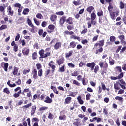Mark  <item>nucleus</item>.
Listing matches in <instances>:
<instances>
[{"mask_svg":"<svg viewBox=\"0 0 126 126\" xmlns=\"http://www.w3.org/2000/svg\"><path fill=\"white\" fill-rule=\"evenodd\" d=\"M22 53L25 57H26L28 56L29 54V49H28L27 48L25 47L24 48L23 50L22 51Z\"/></svg>","mask_w":126,"mask_h":126,"instance_id":"2eb2a0df","label":"nucleus"},{"mask_svg":"<svg viewBox=\"0 0 126 126\" xmlns=\"http://www.w3.org/2000/svg\"><path fill=\"white\" fill-rule=\"evenodd\" d=\"M64 57L63 56H61L59 57V59L56 61V63L58 65H61V64H63L64 63Z\"/></svg>","mask_w":126,"mask_h":126,"instance_id":"39448f33","label":"nucleus"},{"mask_svg":"<svg viewBox=\"0 0 126 126\" xmlns=\"http://www.w3.org/2000/svg\"><path fill=\"white\" fill-rule=\"evenodd\" d=\"M3 91L4 93H6V94H10V91H9V89H8V88H5L3 89Z\"/></svg>","mask_w":126,"mask_h":126,"instance_id":"37998d69","label":"nucleus"},{"mask_svg":"<svg viewBox=\"0 0 126 126\" xmlns=\"http://www.w3.org/2000/svg\"><path fill=\"white\" fill-rule=\"evenodd\" d=\"M32 74H33V77L34 79H37V78H38L37 69H36V68L33 69V70L32 71Z\"/></svg>","mask_w":126,"mask_h":126,"instance_id":"6ab92c4d","label":"nucleus"},{"mask_svg":"<svg viewBox=\"0 0 126 126\" xmlns=\"http://www.w3.org/2000/svg\"><path fill=\"white\" fill-rule=\"evenodd\" d=\"M7 85L10 87H15L16 86V84L15 83H14L13 84H10V80H8L7 82Z\"/></svg>","mask_w":126,"mask_h":126,"instance_id":"de8ad7c7","label":"nucleus"},{"mask_svg":"<svg viewBox=\"0 0 126 126\" xmlns=\"http://www.w3.org/2000/svg\"><path fill=\"white\" fill-rule=\"evenodd\" d=\"M18 70H19V68L16 67H14V70L12 72L13 75H17V73H18Z\"/></svg>","mask_w":126,"mask_h":126,"instance_id":"bb28decb","label":"nucleus"},{"mask_svg":"<svg viewBox=\"0 0 126 126\" xmlns=\"http://www.w3.org/2000/svg\"><path fill=\"white\" fill-rule=\"evenodd\" d=\"M78 74H79V73H78V71H75L73 73H71V76H78Z\"/></svg>","mask_w":126,"mask_h":126,"instance_id":"680f3d73","label":"nucleus"},{"mask_svg":"<svg viewBox=\"0 0 126 126\" xmlns=\"http://www.w3.org/2000/svg\"><path fill=\"white\" fill-rule=\"evenodd\" d=\"M27 22L28 25L30 27H31L32 26H33L34 25L33 24H32V21L29 18L27 19Z\"/></svg>","mask_w":126,"mask_h":126,"instance_id":"79ce46f5","label":"nucleus"},{"mask_svg":"<svg viewBox=\"0 0 126 126\" xmlns=\"http://www.w3.org/2000/svg\"><path fill=\"white\" fill-rule=\"evenodd\" d=\"M54 117V114H52L51 112H49L48 116V119H49V120H53Z\"/></svg>","mask_w":126,"mask_h":126,"instance_id":"a18cd8bd","label":"nucleus"},{"mask_svg":"<svg viewBox=\"0 0 126 126\" xmlns=\"http://www.w3.org/2000/svg\"><path fill=\"white\" fill-rule=\"evenodd\" d=\"M105 1L107 2V3H109L108 10L109 12L111 18L113 20L116 19L115 14H116V16H118V15H119V12L116 13L113 12V9L114 8V6H113V4H114V1H113V0H105Z\"/></svg>","mask_w":126,"mask_h":126,"instance_id":"f257e3e1","label":"nucleus"},{"mask_svg":"<svg viewBox=\"0 0 126 126\" xmlns=\"http://www.w3.org/2000/svg\"><path fill=\"white\" fill-rule=\"evenodd\" d=\"M47 32L45 31L44 32V30L40 29L38 31V35L40 36H42L43 38H45L47 36Z\"/></svg>","mask_w":126,"mask_h":126,"instance_id":"6e6552de","label":"nucleus"},{"mask_svg":"<svg viewBox=\"0 0 126 126\" xmlns=\"http://www.w3.org/2000/svg\"><path fill=\"white\" fill-rule=\"evenodd\" d=\"M87 11L90 13H91L92 12L93 10H94V7L92 6H90L86 9Z\"/></svg>","mask_w":126,"mask_h":126,"instance_id":"a878e982","label":"nucleus"},{"mask_svg":"<svg viewBox=\"0 0 126 126\" xmlns=\"http://www.w3.org/2000/svg\"><path fill=\"white\" fill-rule=\"evenodd\" d=\"M109 40H110V42L114 43V42H115V41H116V37H115L114 36H110Z\"/></svg>","mask_w":126,"mask_h":126,"instance_id":"13d9d810","label":"nucleus"},{"mask_svg":"<svg viewBox=\"0 0 126 126\" xmlns=\"http://www.w3.org/2000/svg\"><path fill=\"white\" fill-rule=\"evenodd\" d=\"M36 111H37V106L36 105H33L32 107V110L31 111V116H33L35 115V113H36Z\"/></svg>","mask_w":126,"mask_h":126,"instance_id":"f3484780","label":"nucleus"},{"mask_svg":"<svg viewBox=\"0 0 126 126\" xmlns=\"http://www.w3.org/2000/svg\"><path fill=\"white\" fill-rule=\"evenodd\" d=\"M20 94H21V92L19 91L17 93H14L13 96L14 98H18L20 96Z\"/></svg>","mask_w":126,"mask_h":126,"instance_id":"7c9ffc66","label":"nucleus"},{"mask_svg":"<svg viewBox=\"0 0 126 126\" xmlns=\"http://www.w3.org/2000/svg\"><path fill=\"white\" fill-rule=\"evenodd\" d=\"M78 102L79 103L80 105H83L84 101L82 100L81 99V96H78L77 98Z\"/></svg>","mask_w":126,"mask_h":126,"instance_id":"473e14b6","label":"nucleus"},{"mask_svg":"<svg viewBox=\"0 0 126 126\" xmlns=\"http://www.w3.org/2000/svg\"><path fill=\"white\" fill-rule=\"evenodd\" d=\"M7 28V25H2L1 27H0V30H3V29H6Z\"/></svg>","mask_w":126,"mask_h":126,"instance_id":"338daca9","label":"nucleus"},{"mask_svg":"<svg viewBox=\"0 0 126 126\" xmlns=\"http://www.w3.org/2000/svg\"><path fill=\"white\" fill-rule=\"evenodd\" d=\"M32 103L30 102L28 104H27V105H24L23 107H22V108L23 109H29V108L30 107H31L32 106Z\"/></svg>","mask_w":126,"mask_h":126,"instance_id":"f704fd0d","label":"nucleus"},{"mask_svg":"<svg viewBox=\"0 0 126 126\" xmlns=\"http://www.w3.org/2000/svg\"><path fill=\"white\" fill-rule=\"evenodd\" d=\"M106 21H108V19H107V17L105 16H103L102 17H99L98 19V22L100 23V24H103L105 25L106 24Z\"/></svg>","mask_w":126,"mask_h":126,"instance_id":"0eeeda50","label":"nucleus"},{"mask_svg":"<svg viewBox=\"0 0 126 126\" xmlns=\"http://www.w3.org/2000/svg\"><path fill=\"white\" fill-rule=\"evenodd\" d=\"M70 39H74V40H78V41H80V37H77L73 34L70 36Z\"/></svg>","mask_w":126,"mask_h":126,"instance_id":"58836bf2","label":"nucleus"},{"mask_svg":"<svg viewBox=\"0 0 126 126\" xmlns=\"http://www.w3.org/2000/svg\"><path fill=\"white\" fill-rule=\"evenodd\" d=\"M73 4L74 5H76V6H77V5H80V4H81V3H80V0H78L77 1H74L73 2Z\"/></svg>","mask_w":126,"mask_h":126,"instance_id":"6e6d98bb","label":"nucleus"},{"mask_svg":"<svg viewBox=\"0 0 126 126\" xmlns=\"http://www.w3.org/2000/svg\"><path fill=\"white\" fill-rule=\"evenodd\" d=\"M84 29L81 32V34H86L87 33V28L85 27V26H83Z\"/></svg>","mask_w":126,"mask_h":126,"instance_id":"a19ab883","label":"nucleus"},{"mask_svg":"<svg viewBox=\"0 0 126 126\" xmlns=\"http://www.w3.org/2000/svg\"><path fill=\"white\" fill-rule=\"evenodd\" d=\"M62 48V42H57L54 45V48L55 50H60Z\"/></svg>","mask_w":126,"mask_h":126,"instance_id":"ddd939ff","label":"nucleus"},{"mask_svg":"<svg viewBox=\"0 0 126 126\" xmlns=\"http://www.w3.org/2000/svg\"><path fill=\"white\" fill-rule=\"evenodd\" d=\"M119 7H120V9H124V8H125V4H124L123 1H121L120 2Z\"/></svg>","mask_w":126,"mask_h":126,"instance_id":"5fc2aeb1","label":"nucleus"},{"mask_svg":"<svg viewBox=\"0 0 126 126\" xmlns=\"http://www.w3.org/2000/svg\"><path fill=\"white\" fill-rule=\"evenodd\" d=\"M100 70V67H99V65H96L94 67V73H95V74H97L98 73V71Z\"/></svg>","mask_w":126,"mask_h":126,"instance_id":"393cba45","label":"nucleus"},{"mask_svg":"<svg viewBox=\"0 0 126 126\" xmlns=\"http://www.w3.org/2000/svg\"><path fill=\"white\" fill-rule=\"evenodd\" d=\"M36 66L38 70H40V69H41V68H42V65L40 63H37Z\"/></svg>","mask_w":126,"mask_h":126,"instance_id":"69168bd1","label":"nucleus"},{"mask_svg":"<svg viewBox=\"0 0 126 126\" xmlns=\"http://www.w3.org/2000/svg\"><path fill=\"white\" fill-rule=\"evenodd\" d=\"M117 77V79H122L123 77H124V72H121L120 74H119Z\"/></svg>","mask_w":126,"mask_h":126,"instance_id":"49530a36","label":"nucleus"},{"mask_svg":"<svg viewBox=\"0 0 126 126\" xmlns=\"http://www.w3.org/2000/svg\"><path fill=\"white\" fill-rule=\"evenodd\" d=\"M59 120H63V121H65L66 120V116L65 115H64L63 116H60L59 117Z\"/></svg>","mask_w":126,"mask_h":126,"instance_id":"3c124183","label":"nucleus"},{"mask_svg":"<svg viewBox=\"0 0 126 126\" xmlns=\"http://www.w3.org/2000/svg\"><path fill=\"white\" fill-rule=\"evenodd\" d=\"M52 102V99L50 98L49 96H46L45 97V100H44L45 103H47V104H51Z\"/></svg>","mask_w":126,"mask_h":126,"instance_id":"5701e85b","label":"nucleus"},{"mask_svg":"<svg viewBox=\"0 0 126 126\" xmlns=\"http://www.w3.org/2000/svg\"><path fill=\"white\" fill-rule=\"evenodd\" d=\"M27 126V123L26 122V121H23V125L22 124H19V126Z\"/></svg>","mask_w":126,"mask_h":126,"instance_id":"774afa93","label":"nucleus"},{"mask_svg":"<svg viewBox=\"0 0 126 126\" xmlns=\"http://www.w3.org/2000/svg\"><path fill=\"white\" fill-rule=\"evenodd\" d=\"M97 16L94 12H93L91 14V21L87 22L88 28H90L92 25H96L97 24V21H94L96 19Z\"/></svg>","mask_w":126,"mask_h":126,"instance_id":"20e7f679","label":"nucleus"},{"mask_svg":"<svg viewBox=\"0 0 126 126\" xmlns=\"http://www.w3.org/2000/svg\"><path fill=\"white\" fill-rule=\"evenodd\" d=\"M38 75L39 77H42V76L43 75V69H41L38 70Z\"/></svg>","mask_w":126,"mask_h":126,"instance_id":"864d4df0","label":"nucleus"},{"mask_svg":"<svg viewBox=\"0 0 126 126\" xmlns=\"http://www.w3.org/2000/svg\"><path fill=\"white\" fill-rule=\"evenodd\" d=\"M98 38H99V35H95L92 38V42H95L98 40Z\"/></svg>","mask_w":126,"mask_h":126,"instance_id":"4d7b16f0","label":"nucleus"},{"mask_svg":"<svg viewBox=\"0 0 126 126\" xmlns=\"http://www.w3.org/2000/svg\"><path fill=\"white\" fill-rule=\"evenodd\" d=\"M65 22H66V17L63 16L61 17L60 19L59 24L62 26V25H63V24H64Z\"/></svg>","mask_w":126,"mask_h":126,"instance_id":"9d476101","label":"nucleus"},{"mask_svg":"<svg viewBox=\"0 0 126 126\" xmlns=\"http://www.w3.org/2000/svg\"><path fill=\"white\" fill-rule=\"evenodd\" d=\"M30 91V89L29 88L24 89L22 92V94L23 95L24 94V93H28Z\"/></svg>","mask_w":126,"mask_h":126,"instance_id":"bf43d9fd","label":"nucleus"},{"mask_svg":"<svg viewBox=\"0 0 126 126\" xmlns=\"http://www.w3.org/2000/svg\"><path fill=\"white\" fill-rule=\"evenodd\" d=\"M115 72H118L119 73L122 72V66H116L115 68Z\"/></svg>","mask_w":126,"mask_h":126,"instance_id":"c85d7f7f","label":"nucleus"},{"mask_svg":"<svg viewBox=\"0 0 126 126\" xmlns=\"http://www.w3.org/2000/svg\"><path fill=\"white\" fill-rule=\"evenodd\" d=\"M65 69H66V68L65 67V64H64L59 68L58 71L59 72H64L65 71Z\"/></svg>","mask_w":126,"mask_h":126,"instance_id":"4be33fe9","label":"nucleus"},{"mask_svg":"<svg viewBox=\"0 0 126 126\" xmlns=\"http://www.w3.org/2000/svg\"><path fill=\"white\" fill-rule=\"evenodd\" d=\"M32 123H34L32 126H39V119L34 117L32 120Z\"/></svg>","mask_w":126,"mask_h":126,"instance_id":"4468645a","label":"nucleus"},{"mask_svg":"<svg viewBox=\"0 0 126 126\" xmlns=\"http://www.w3.org/2000/svg\"><path fill=\"white\" fill-rule=\"evenodd\" d=\"M8 66L9 64L7 63H5L4 62H2L1 63V66L3 67V68L4 69L6 72H7V71L8 70Z\"/></svg>","mask_w":126,"mask_h":126,"instance_id":"9b49d317","label":"nucleus"},{"mask_svg":"<svg viewBox=\"0 0 126 126\" xmlns=\"http://www.w3.org/2000/svg\"><path fill=\"white\" fill-rule=\"evenodd\" d=\"M57 15H51L50 19L52 22H55V21L57 20Z\"/></svg>","mask_w":126,"mask_h":126,"instance_id":"cd10ccee","label":"nucleus"},{"mask_svg":"<svg viewBox=\"0 0 126 126\" xmlns=\"http://www.w3.org/2000/svg\"><path fill=\"white\" fill-rule=\"evenodd\" d=\"M95 121H96L97 123H100L101 122V118L100 117H94L92 118V119H90V122L92 123L93 122H95Z\"/></svg>","mask_w":126,"mask_h":126,"instance_id":"a211bd4d","label":"nucleus"},{"mask_svg":"<svg viewBox=\"0 0 126 126\" xmlns=\"http://www.w3.org/2000/svg\"><path fill=\"white\" fill-rule=\"evenodd\" d=\"M104 43L105 40L102 39L99 41V42H96L94 44V47L95 49H96V50H95L96 55H100L101 53H103L104 49H103L102 47H104Z\"/></svg>","mask_w":126,"mask_h":126,"instance_id":"f03ea898","label":"nucleus"},{"mask_svg":"<svg viewBox=\"0 0 126 126\" xmlns=\"http://www.w3.org/2000/svg\"><path fill=\"white\" fill-rule=\"evenodd\" d=\"M77 94V93L72 92L69 94V96L74 97H75V96H76Z\"/></svg>","mask_w":126,"mask_h":126,"instance_id":"09e8293b","label":"nucleus"},{"mask_svg":"<svg viewBox=\"0 0 126 126\" xmlns=\"http://www.w3.org/2000/svg\"><path fill=\"white\" fill-rule=\"evenodd\" d=\"M79 120V119H75V121H77L76 122H74L73 123L74 126H80V122H78Z\"/></svg>","mask_w":126,"mask_h":126,"instance_id":"c03bdc74","label":"nucleus"},{"mask_svg":"<svg viewBox=\"0 0 126 126\" xmlns=\"http://www.w3.org/2000/svg\"><path fill=\"white\" fill-rule=\"evenodd\" d=\"M115 100H117V101H119V102H123L124 101L123 97H120V96L115 97Z\"/></svg>","mask_w":126,"mask_h":126,"instance_id":"603ef678","label":"nucleus"},{"mask_svg":"<svg viewBox=\"0 0 126 126\" xmlns=\"http://www.w3.org/2000/svg\"><path fill=\"white\" fill-rule=\"evenodd\" d=\"M86 66L87 67L90 68V70L92 71L93 70H94V68H95V66H96V63L94 62L88 63L86 64Z\"/></svg>","mask_w":126,"mask_h":126,"instance_id":"423d86ee","label":"nucleus"},{"mask_svg":"<svg viewBox=\"0 0 126 126\" xmlns=\"http://www.w3.org/2000/svg\"><path fill=\"white\" fill-rule=\"evenodd\" d=\"M97 16L99 17H101L104 16V12L102 10H100L98 12H97Z\"/></svg>","mask_w":126,"mask_h":126,"instance_id":"72a5a7b5","label":"nucleus"},{"mask_svg":"<svg viewBox=\"0 0 126 126\" xmlns=\"http://www.w3.org/2000/svg\"><path fill=\"white\" fill-rule=\"evenodd\" d=\"M120 84L121 83H119V82H116V83L114 85V89H115V92H118V90H120Z\"/></svg>","mask_w":126,"mask_h":126,"instance_id":"dca6fc26","label":"nucleus"},{"mask_svg":"<svg viewBox=\"0 0 126 126\" xmlns=\"http://www.w3.org/2000/svg\"><path fill=\"white\" fill-rule=\"evenodd\" d=\"M48 28L50 30H54L55 29V26L53 24H50L48 26Z\"/></svg>","mask_w":126,"mask_h":126,"instance_id":"052dcab7","label":"nucleus"},{"mask_svg":"<svg viewBox=\"0 0 126 126\" xmlns=\"http://www.w3.org/2000/svg\"><path fill=\"white\" fill-rule=\"evenodd\" d=\"M99 65L100 67V68H103L104 67V68H108V63L107 62L105 63V64L104 66V62H100L99 63Z\"/></svg>","mask_w":126,"mask_h":126,"instance_id":"aec40b11","label":"nucleus"},{"mask_svg":"<svg viewBox=\"0 0 126 126\" xmlns=\"http://www.w3.org/2000/svg\"><path fill=\"white\" fill-rule=\"evenodd\" d=\"M65 35H70V36H72V35H74V32L72 31H69L68 30H66L64 32Z\"/></svg>","mask_w":126,"mask_h":126,"instance_id":"c756f323","label":"nucleus"},{"mask_svg":"<svg viewBox=\"0 0 126 126\" xmlns=\"http://www.w3.org/2000/svg\"><path fill=\"white\" fill-rule=\"evenodd\" d=\"M7 10L8 12V15H10V16H13L14 11L12 10V8L11 7V6H8V7L7 8Z\"/></svg>","mask_w":126,"mask_h":126,"instance_id":"1a4fd4ad","label":"nucleus"},{"mask_svg":"<svg viewBox=\"0 0 126 126\" xmlns=\"http://www.w3.org/2000/svg\"><path fill=\"white\" fill-rule=\"evenodd\" d=\"M5 7L2 6H0V11H1V12H3V15H4L5 14Z\"/></svg>","mask_w":126,"mask_h":126,"instance_id":"ea45409f","label":"nucleus"},{"mask_svg":"<svg viewBox=\"0 0 126 126\" xmlns=\"http://www.w3.org/2000/svg\"><path fill=\"white\" fill-rule=\"evenodd\" d=\"M36 17L37 18H38V19H43L44 18V17L43 16V15L41 13H38L36 15Z\"/></svg>","mask_w":126,"mask_h":126,"instance_id":"8fccbe9b","label":"nucleus"},{"mask_svg":"<svg viewBox=\"0 0 126 126\" xmlns=\"http://www.w3.org/2000/svg\"><path fill=\"white\" fill-rule=\"evenodd\" d=\"M38 54L37 53V52H34L32 54V60H36Z\"/></svg>","mask_w":126,"mask_h":126,"instance_id":"e433bc0d","label":"nucleus"},{"mask_svg":"<svg viewBox=\"0 0 126 126\" xmlns=\"http://www.w3.org/2000/svg\"><path fill=\"white\" fill-rule=\"evenodd\" d=\"M72 98L71 97H67L65 99V103L67 104H70V102H71Z\"/></svg>","mask_w":126,"mask_h":126,"instance_id":"2f4dec72","label":"nucleus"},{"mask_svg":"<svg viewBox=\"0 0 126 126\" xmlns=\"http://www.w3.org/2000/svg\"><path fill=\"white\" fill-rule=\"evenodd\" d=\"M76 43L75 42V41H72L70 43V48H74L75 47H76Z\"/></svg>","mask_w":126,"mask_h":126,"instance_id":"c9c22d12","label":"nucleus"},{"mask_svg":"<svg viewBox=\"0 0 126 126\" xmlns=\"http://www.w3.org/2000/svg\"><path fill=\"white\" fill-rule=\"evenodd\" d=\"M66 23L68 24H71V25L73 24V19L71 17H69L67 19H66Z\"/></svg>","mask_w":126,"mask_h":126,"instance_id":"412c9836","label":"nucleus"},{"mask_svg":"<svg viewBox=\"0 0 126 126\" xmlns=\"http://www.w3.org/2000/svg\"><path fill=\"white\" fill-rule=\"evenodd\" d=\"M73 84H75V85H77V86H80V83H79L78 81H77L76 80H73Z\"/></svg>","mask_w":126,"mask_h":126,"instance_id":"e2e57ef3","label":"nucleus"},{"mask_svg":"<svg viewBox=\"0 0 126 126\" xmlns=\"http://www.w3.org/2000/svg\"><path fill=\"white\" fill-rule=\"evenodd\" d=\"M73 54V51L70 50L68 53L65 54V58L66 59L69 58L70 57H71Z\"/></svg>","mask_w":126,"mask_h":126,"instance_id":"b1692460","label":"nucleus"},{"mask_svg":"<svg viewBox=\"0 0 126 126\" xmlns=\"http://www.w3.org/2000/svg\"><path fill=\"white\" fill-rule=\"evenodd\" d=\"M30 10L28 8H25L24 9V10L22 12V14L24 15H27V14H28V12H29Z\"/></svg>","mask_w":126,"mask_h":126,"instance_id":"4c0bfd02","label":"nucleus"},{"mask_svg":"<svg viewBox=\"0 0 126 126\" xmlns=\"http://www.w3.org/2000/svg\"><path fill=\"white\" fill-rule=\"evenodd\" d=\"M55 64V62H53V61H51L48 65L52 68V72L53 73L55 72V69H56V66L54 65Z\"/></svg>","mask_w":126,"mask_h":126,"instance_id":"f8f14e48","label":"nucleus"},{"mask_svg":"<svg viewBox=\"0 0 126 126\" xmlns=\"http://www.w3.org/2000/svg\"><path fill=\"white\" fill-rule=\"evenodd\" d=\"M50 48H47L45 50L44 49L40 50L38 54L40 55V57L39 59H45L51 56V52H49Z\"/></svg>","mask_w":126,"mask_h":126,"instance_id":"7ed1b4c3","label":"nucleus"},{"mask_svg":"<svg viewBox=\"0 0 126 126\" xmlns=\"http://www.w3.org/2000/svg\"><path fill=\"white\" fill-rule=\"evenodd\" d=\"M36 99H40V94H34L33 95V100H36Z\"/></svg>","mask_w":126,"mask_h":126,"instance_id":"0e129e2a","label":"nucleus"}]
</instances>
